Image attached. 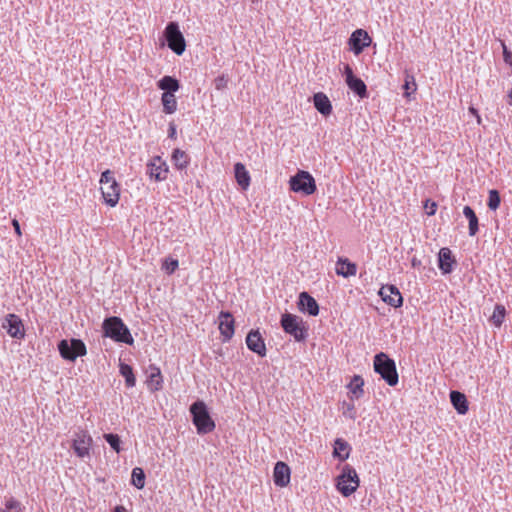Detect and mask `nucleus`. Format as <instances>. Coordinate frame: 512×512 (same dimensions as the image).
Wrapping results in <instances>:
<instances>
[{
  "instance_id": "nucleus-1",
  "label": "nucleus",
  "mask_w": 512,
  "mask_h": 512,
  "mask_svg": "<svg viewBox=\"0 0 512 512\" xmlns=\"http://www.w3.org/2000/svg\"><path fill=\"white\" fill-rule=\"evenodd\" d=\"M103 336L115 342L133 345L134 339L129 328L120 317L110 316L102 323Z\"/></svg>"
},
{
  "instance_id": "nucleus-2",
  "label": "nucleus",
  "mask_w": 512,
  "mask_h": 512,
  "mask_svg": "<svg viewBox=\"0 0 512 512\" xmlns=\"http://www.w3.org/2000/svg\"><path fill=\"white\" fill-rule=\"evenodd\" d=\"M189 411L192 416V422L195 425L198 434H208L215 429V421L212 419L204 401H195L190 406Z\"/></svg>"
},
{
  "instance_id": "nucleus-3",
  "label": "nucleus",
  "mask_w": 512,
  "mask_h": 512,
  "mask_svg": "<svg viewBox=\"0 0 512 512\" xmlns=\"http://www.w3.org/2000/svg\"><path fill=\"white\" fill-rule=\"evenodd\" d=\"M374 370L389 386H395L399 381L395 361L383 352L375 355Z\"/></svg>"
},
{
  "instance_id": "nucleus-4",
  "label": "nucleus",
  "mask_w": 512,
  "mask_h": 512,
  "mask_svg": "<svg viewBox=\"0 0 512 512\" xmlns=\"http://www.w3.org/2000/svg\"><path fill=\"white\" fill-rule=\"evenodd\" d=\"M281 326L283 330L291 335L295 341L302 342L308 336V328L304 321L297 315L285 313L281 316Z\"/></svg>"
},
{
  "instance_id": "nucleus-5",
  "label": "nucleus",
  "mask_w": 512,
  "mask_h": 512,
  "mask_svg": "<svg viewBox=\"0 0 512 512\" xmlns=\"http://www.w3.org/2000/svg\"><path fill=\"white\" fill-rule=\"evenodd\" d=\"M336 481V488L344 497H348L353 494L359 487L360 483L356 470L349 464L343 466Z\"/></svg>"
},
{
  "instance_id": "nucleus-6",
  "label": "nucleus",
  "mask_w": 512,
  "mask_h": 512,
  "mask_svg": "<svg viewBox=\"0 0 512 512\" xmlns=\"http://www.w3.org/2000/svg\"><path fill=\"white\" fill-rule=\"evenodd\" d=\"M100 184L105 203L111 207L116 206L120 197V186L110 170L101 174Z\"/></svg>"
},
{
  "instance_id": "nucleus-7",
  "label": "nucleus",
  "mask_w": 512,
  "mask_h": 512,
  "mask_svg": "<svg viewBox=\"0 0 512 512\" xmlns=\"http://www.w3.org/2000/svg\"><path fill=\"white\" fill-rule=\"evenodd\" d=\"M290 189L296 193L312 195L317 187L313 176L304 170H299L289 180Z\"/></svg>"
},
{
  "instance_id": "nucleus-8",
  "label": "nucleus",
  "mask_w": 512,
  "mask_h": 512,
  "mask_svg": "<svg viewBox=\"0 0 512 512\" xmlns=\"http://www.w3.org/2000/svg\"><path fill=\"white\" fill-rule=\"evenodd\" d=\"M58 350L62 358L74 362L77 357L87 354L85 343L81 339H63L58 343Z\"/></svg>"
},
{
  "instance_id": "nucleus-9",
  "label": "nucleus",
  "mask_w": 512,
  "mask_h": 512,
  "mask_svg": "<svg viewBox=\"0 0 512 512\" xmlns=\"http://www.w3.org/2000/svg\"><path fill=\"white\" fill-rule=\"evenodd\" d=\"M164 36L168 47L177 55H182L186 49V42L179 25L169 22L164 30Z\"/></svg>"
},
{
  "instance_id": "nucleus-10",
  "label": "nucleus",
  "mask_w": 512,
  "mask_h": 512,
  "mask_svg": "<svg viewBox=\"0 0 512 512\" xmlns=\"http://www.w3.org/2000/svg\"><path fill=\"white\" fill-rule=\"evenodd\" d=\"M2 328L6 330L7 334L15 339H23L25 337V329L21 318L10 313L5 316L2 322Z\"/></svg>"
},
{
  "instance_id": "nucleus-11",
  "label": "nucleus",
  "mask_w": 512,
  "mask_h": 512,
  "mask_svg": "<svg viewBox=\"0 0 512 512\" xmlns=\"http://www.w3.org/2000/svg\"><path fill=\"white\" fill-rule=\"evenodd\" d=\"M345 81L350 90L360 98L368 97L367 86L364 81L356 77L352 68L347 64L344 67Z\"/></svg>"
},
{
  "instance_id": "nucleus-12",
  "label": "nucleus",
  "mask_w": 512,
  "mask_h": 512,
  "mask_svg": "<svg viewBox=\"0 0 512 512\" xmlns=\"http://www.w3.org/2000/svg\"><path fill=\"white\" fill-rule=\"evenodd\" d=\"M91 445L92 437L86 431L81 430L75 434L72 448L78 457H89Z\"/></svg>"
},
{
  "instance_id": "nucleus-13",
  "label": "nucleus",
  "mask_w": 512,
  "mask_h": 512,
  "mask_svg": "<svg viewBox=\"0 0 512 512\" xmlns=\"http://www.w3.org/2000/svg\"><path fill=\"white\" fill-rule=\"evenodd\" d=\"M147 174L155 181H163L167 178L168 166L161 157L155 156L147 164Z\"/></svg>"
},
{
  "instance_id": "nucleus-14",
  "label": "nucleus",
  "mask_w": 512,
  "mask_h": 512,
  "mask_svg": "<svg viewBox=\"0 0 512 512\" xmlns=\"http://www.w3.org/2000/svg\"><path fill=\"white\" fill-rule=\"evenodd\" d=\"M370 43L371 38L369 37L368 33L363 29L355 30L349 39V45L351 47V50L356 55L360 54L364 50V48L370 45Z\"/></svg>"
},
{
  "instance_id": "nucleus-15",
  "label": "nucleus",
  "mask_w": 512,
  "mask_h": 512,
  "mask_svg": "<svg viewBox=\"0 0 512 512\" xmlns=\"http://www.w3.org/2000/svg\"><path fill=\"white\" fill-rule=\"evenodd\" d=\"M379 295L385 303L394 308H398L403 304V297L398 288L394 285H386L381 287Z\"/></svg>"
},
{
  "instance_id": "nucleus-16",
  "label": "nucleus",
  "mask_w": 512,
  "mask_h": 512,
  "mask_svg": "<svg viewBox=\"0 0 512 512\" xmlns=\"http://www.w3.org/2000/svg\"><path fill=\"white\" fill-rule=\"evenodd\" d=\"M246 345L249 350L261 357L266 356V346L259 330H251L246 336Z\"/></svg>"
},
{
  "instance_id": "nucleus-17",
  "label": "nucleus",
  "mask_w": 512,
  "mask_h": 512,
  "mask_svg": "<svg viewBox=\"0 0 512 512\" xmlns=\"http://www.w3.org/2000/svg\"><path fill=\"white\" fill-rule=\"evenodd\" d=\"M219 330L223 341H229L234 335V318L230 312L221 311L219 314Z\"/></svg>"
},
{
  "instance_id": "nucleus-18",
  "label": "nucleus",
  "mask_w": 512,
  "mask_h": 512,
  "mask_svg": "<svg viewBox=\"0 0 512 512\" xmlns=\"http://www.w3.org/2000/svg\"><path fill=\"white\" fill-rule=\"evenodd\" d=\"M298 308L301 312L310 316L319 314V305L317 301L307 292H301L298 299Z\"/></svg>"
},
{
  "instance_id": "nucleus-19",
  "label": "nucleus",
  "mask_w": 512,
  "mask_h": 512,
  "mask_svg": "<svg viewBox=\"0 0 512 512\" xmlns=\"http://www.w3.org/2000/svg\"><path fill=\"white\" fill-rule=\"evenodd\" d=\"M290 467L282 461H278L274 467V483L279 487H286L290 482Z\"/></svg>"
},
{
  "instance_id": "nucleus-20",
  "label": "nucleus",
  "mask_w": 512,
  "mask_h": 512,
  "mask_svg": "<svg viewBox=\"0 0 512 512\" xmlns=\"http://www.w3.org/2000/svg\"><path fill=\"white\" fill-rule=\"evenodd\" d=\"M455 260L452 257V253L449 248H441L438 253V267L443 274H449L453 270V264Z\"/></svg>"
},
{
  "instance_id": "nucleus-21",
  "label": "nucleus",
  "mask_w": 512,
  "mask_h": 512,
  "mask_svg": "<svg viewBox=\"0 0 512 512\" xmlns=\"http://www.w3.org/2000/svg\"><path fill=\"white\" fill-rule=\"evenodd\" d=\"M313 103L316 110L324 116H328L332 112V105L329 98L323 92H318L313 96Z\"/></svg>"
},
{
  "instance_id": "nucleus-22",
  "label": "nucleus",
  "mask_w": 512,
  "mask_h": 512,
  "mask_svg": "<svg viewBox=\"0 0 512 512\" xmlns=\"http://www.w3.org/2000/svg\"><path fill=\"white\" fill-rule=\"evenodd\" d=\"M357 266L347 258H339L336 263V273L344 278L355 276Z\"/></svg>"
},
{
  "instance_id": "nucleus-23",
  "label": "nucleus",
  "mask_w": 512,
  "mask_h": 512,
  "mask_svg": "<svg viewBox=\"0 0 512 512\" xmlns=\"http://www.w3.org/2000/svg\"><path fill=\"white\" fill-rule=\"evenodd\" d=\"M450 400L453 407L459 414L464 415L468 412V401L463 393L459 391H451Z\"/></svg>"
},
{
  "instance_id": "nucleus-24",
  "label": "nucleus",
  "mask_w": 512,
  "mask_h": 512,
  "mask_svg": "<svg viewBox=\"0 0 512 512\" xmlns=\"http://www.w3.org/2000/svg\"><path fill=\"white\" fill-rule=\"evenodd\" d=\"M364 380L360 375H354L347 385L351 399H360L364 395Z\"/></svg>"
},
{
  "instance_id": "nucleus-25",
  "label": "nucleus",
  "mask_w": 512,
  "mask_h": 512,
  "mask_svg": "<svg viewBox=\"0 0 512 512\" xmlns=\"http://www.w3.org/2000/svg\"><path fill=\"white\" fill-rule=\"evenodd\" d=\"M234 173L235 178L239 186H241L243 189H247L250 185V175L249 172L246 170L244 164L237 162L234 165Z\"/></svg>"
},
{
  "instance_id": "nucleus-26",
  "label": "nucleus",
  "mask_w": 512,
  "mask_h": 512,
  "mask_svg": "<svg viewBox=\"0 0 512 512\" xmlns=\"http://www.w3.org/2000/svg\"><path fill=\"white\" fill-rule=\"evenodd\" d=\"M157 86L163 93H175L179 90L180 83L176 78L166 75L158 81Z\"/></svg>"
},
{
  "instance_id": "nucleus-27",
  "label": "nucleus",
  "mask_w": 512,
  "mask_h": 512,
  "mask_svg": "<svg viewBox=\"0 0 512 512\" xmlns=\"http://www.w3.org/2000/svg\"><path fill=\"white\" fill-rule=\"evenodd\" d=\"M350 445L342 438H337L334 441L333 456L341 461L348 459L350 452Z\"/></svg>"
},
{
  "instance_id": "nucleus-28",
  "label": "nucleus",
  "mask_w": 512,
  "mask_h": 512,
  "mask_svg": "<svg viewBox=\"0 0 512 512\" xmlns=\"http://www.w3.org/2000/svg\"><path fill=\"white\" fill-rule=\"evenodd\" d=\"M463 214L469 221V235L475 236L479 230L478 217L470 206H464Z\"/></svg>"
},
{
  "instance_id": "nucleus-29",
  "label": "nucleus",
  "mask_w": 512,
  "mask_h": 512,
  "mask_svg": "<svg viewBox=\"0 0 512 512\" xmlns=\"http://www.w3.org/2000/svg\"><path fill=\"white\" fill-rule=\"evenodd\" d=\"M162 375L158 367H150V375L148 377V386L151 391H158L162 388Z\"/></svg>"
},
{
  "instance_id": "nucleus-30",
  "label": "nucleus",
  "mask_w": 512,
  "mask_h": 512,
  "mask_svg": "<svg viewBox=\"0 0 512 512\" xmlns=\"http://www.w3.org/2000/svg\"><path fill=\"white\" fill-rule=\"evenodd\" d=\"M190 158L187 153L181 149H175L172 153V162L179 170L185 169L189 164Z\"/></svg>"
},
{
  "instance_id": "nucleus-31",
  "label": "nucleus",
  "mask_w": 512,
  "mask_h": 512,
  "mask_svg": "<svg viewBox=\"0 0 512 512\" xmlns=\"http://www.w3.org/2000/svg\"><path fill=\"white\" fill-rule=\"evenodd\" d=\"M163 111L172 114L177 110V100L174 93H163L161 97Z\"/></svg>"
},
{
  "instance_id": "nucleus-32",
  "label": "nucleus",
  "mask_w": 512,
  "mask_h": 512,
  "mask_svg": "<svg viewBox=\"0 0 512 512\" xmlns=\"http://www.w3.org/2000/svg\"><path fill=\"white\" fill-rule=\"evenodd\" d=\"M120 374L125 378V384L127 387H134L136 384V378L134 376L132 366L126 363H120Z\"/></svg>"
},
{
  "instance_id": "nucleus-33",
  "label": "nucleus",
  "mask_w": 512,
  "mask_h": 512,
  "mask_svg": "<svg viewBox=\"0 0 512 512\" xmlns=\"http://www.w3.org/2000/svg\"><path fill=\"white\" fill-rule=\"evenodd\" d=\"M145 473L142 468L135 467L132 470L131 483L137 489H142L145 486Z\"/></svg>"
},
{
  "instance_id": "nucleus-34",
  "label": "nucleus",
  "mask_w": 512,
  "mask_h": 512,
  "mask_svg": "<svg viewBox=\"0 0 512 512\" xmlns=\"http://www.w3.org/2000/svg\"><path fill=\"white\" fill-rule=\"evenodd\" d=\"M506 309L503 305L497 304L494 308L490 321L496 326L500 327L504 321Z\"/></svg>"
},
{
  "instance_id": "nucleus-35",
  "label": "nucleus",
  "mask_w": 512,
  "mask_h": 512,
  "mask_svg": "<svg viewBox=\"0 0 512 512\" xmlns=\"http://www.w3.org/2000/svg\"><path fill=\"white\" fill-rule=\"evenodd\" d=\"M501 198L497 190L492 189L489 191L487 206L490 210H497L500 206Z\"/></svg>"
},
{
  "instance_id": "nucleus-36",
  "label": "nucleus",
  "mask_w": 512,
  "mask_h": 512,
  "mask_svg": "<svg viewBox=\"0 0 512 512\" xmlns=\"http://www.w3.org/2000/svg\"><path fill=\"white\" fill-rule=\"evenodd\" d=\"M104 439L106 440V442L111 446V448L115 452L119 453L121 451V447H120L121 439L117 434H113V433L104 434Z\"/></svg>"
},
{
  "instance_id": "nucleus-37",
  "label": "nucleus",
  "mask_w": 512,
  "mask_h": 512,
  "mask_svg": "<svg viewBox=\"0 0 512 512\" xmlns=\"http://www.w3.org/2000/svg\"><path fill=\"white\" fill-rule=\"evenodd\" d=\"M162 267L168 274H172L178 268V260L166 259Z\"/></svg>"
},
{
  "instance_id": "nucleus-38",
  "label": "nucleus",
  "mask_w": 512,
  "mask_h": 512,
  "mask_svg": "<svg viewBox=\"0 0 512 512\" xmlns=\"http://www.w3.org/2000/svg\"><path fill=\"white\" fill-rule=\"evenodd\" d=\"M403 89L406 91L407 96L409 95L410 91L414 92L416 90V83L413 76L406 77Z\"/></svg>"
},
{
  "instance_id": "nucleus-39",
  "label": "nucleus",
  "mask_w": 512,
  "mask_h": 512,
  "mask_svg": "<svg viewBox=\"0 0 512 512\" xmlns=\"http://www.w3.org/2000/svg\"><path fill=\"white\" fill-rule=\"evenodd\" d=\"M227 83H228L227 76H225V75L218 76L214 80L215 89L221 91L227 87Z\"/></svg>"
},
{
  "instance_id": "nucleus-40",
  "label": "nucleus",
  "mask_w": 512,
  "mask_h": 512,
  "mask_svg": "<svg viewBox=\"0 0 512 512\" xmlns=\"http://www.w3.org/2000/svg\"><path fill=\"white\" fill-rule=\"evenodd\" d=\"M5 507L10 512L11 511L19 512L21 510V503L14 498H10L9 500L6 501Z\"/></svg>"
},
{
  "instance_id": "nucleus-41",
  "label": "nucleus",
  "mask_w": 512,
  "mask_h": 512,
  "mask_svg": "<svg viewBox=\"0 0 512 512\" xmlns=\"http://www.w3.org/2000/svg\"><path fill=\"white\" fill-rule=\"evenodd\" d=\"M503 56H504V61L506 63H510L511 64L512 53L507 50L506 46H504Z\"/></svg>"
},
{
  "instance_id": "nucleus-42",
  "label": "nucleus",
  "mask_w": 512,
  "mask_h": 512,
  "mask_svg": "<svg viewBox=\"0 0 512 512\" xmlns=\"http://www.w3.org/2000/svg\"><path fill=\"white\" fill-rule=\"evenodd\" d=\"M176 126L174 123H170L169 130H168V136L169 138H175L176 137Z\"/></svg>"
},
{
  "instance_id": "nucleus-43",
  "label": "nucleus",
  "mask_w": 512,
  "mask_h": 512,
  "mask_svg": "<svg viewBox=\"0 0 512 512\" xmlns=\"http://www.w3.org/2000/svg\"><path fill=\"white\" fill-rule=\"evenodd\" d=\"M12 225H13V227H14V230H15L16 234H17V235H21V228H20V224H19V222H18L16 219H14V220L12 221Z\"/></svg>"
},
{
  "instance_id": "nucleus-44",
  "label": "nucleus",
  "mask_w": 512,
  "mask_h": 512,
  "mask_svg": "<svg viewBox=\"0 0 512 512\" xmlns=\"http://www.w3.org/2000/svg\"><path fill=\"white\" fill-rule=\"evenodd\" d=\"M436 212V204L435 203H432V205L430 206V210L427 212L428 215H434Z\"/></svg>"
},
{
  "instance_id": "nucleus-45",
  "label": "nucleus",
  "mask_w": 512,
  "mask_h": 512,
  "mask_svg": "<svg viewBox=\"0 0 512 512\" xmlns=\"http://www.w3.org/2000/svg\"><path fill=\"white\" fill-rule=\"evenodd\" d=\"M411 264L413 267H418L421 265V261L419 259H417L416 257H414L411 261Z\"/></svg>"
},
{
  "instance_id": "nucleus-46",
  "label": "nucleus",
  "mask_w": 512,
  "mask_h": 512,
  "mask_svg": "<svg viewBox=\"0 0 512 512\" xmlns=\"http://www.w3.org/2000/svg\"><path fill=\"white\" fill-rule=\"evenodd\" d=\"M113 512H127V510L124 506L118 505L114 508Z\"/></svg>"
},
{
  "instance_id": "nucleus-47",
  "label": "nucleus",
  "mask_w": 512,
  "mask_h": 512,
  "mask_svg": "<svg viewBox=\"0 0 512 512\" xmlns=\"http://www.w3.org/2000/svg\"><path fill=\"white\" fill-rule=\"evenodd\" d=\"M469 113L476 116L478 114V110L474 108L473 106L469 107Z\"/></svg>"
},
{
  "instance_id": "nucleus-48",
  "label": "nucleus",
  "mask_w": 512,
  "mask_h": 512,
  "mask_svg": "<svg viewBox=\"0 0 512 512\" xmlns=\"http://www.w3.org/2000/svg\"><path fill=\"white\" fill-rule=\"evenodd\" d=\"M508 97L510 98V102L509 103H510V105H512V89L509 92Z\"/></svg>"
},
{
  "instance_id": "nucleus-49",
  "label": "nucleus",
  "mask_w": 512,
  "mask_h": 512,
  "mask_svg": "<svg viewBox=\"0 0 512 512\" xmlns=\"http://www.w3.org/2000/svg\"><path fill=\"white\" fill-rule=\"evenodd\" d=\"M475 117L477 119V123L480 124L481 123V117H480L479 113Z\"/></svg>"
},
{
  "instance_id": "nucleus-50",
  "label": "nucleus",
  "mask_w": 512,
  "mask_h": 512,
  "mask_svg": "<svg viewBox=\"0 0 512 512\" xmlns=\"http://www.w3.org/2000/svg\"><path fill=\"white\" fill-rule=\"evenodd\" d=\"M259 0H251L252 3L258 2Z\"/></svg>"
}]
</instances>
